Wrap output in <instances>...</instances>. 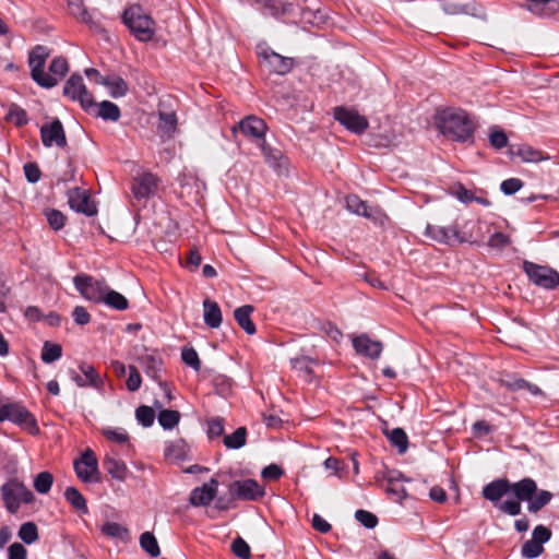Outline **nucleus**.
<instances>
[{
  "mask_svg": "<svg viewBox=\"0 0 559 559\" xmlns=\"http://www.w3.org/2000/svg\"><path fill=\"white\" fill-rule=\"evenodd\" d=\"M438 126L441 133L456 142H466L472 139L474 123L463 110L445 109L438 116Z\"/></svg>",
  "mask_w": 559,
  "mask_h": 559,
  "instance_id": "f257e3e1",
  "label": "nucleus"
},
{
  "mask_svg": "<svg viewBox=\"0 0 559 559\" xmlns=\"http://www.w3.org/2000/svg\"><path fill=\"white\" fill-rule=\"evenodd\" d=\"M122 21L130 33L140 41H150L155 34L154 20L144 13L140 5L127 8L122 14Z\"/></svg>",
  "mask_w": 559,
  "mask_h": 559,
  "instance_id": "f03ea898",
  "label": "nucleus"
},
{
  "mask_svg": "<svg viewBox=\"0 0 559 559\" xmlns=\"http://www.w3.org/2000/svg\"><path fill=\"white\" fill-rule=\"evenodd\" d=\"M298 10L293 4L290 15H282L294 23L300 22L305 25L320 26L325 23V14L320 9L319 0H296Z\"/></svg>",
  "mask_w": 559,
  "mask_h": 559,
  "instance_id": "7ed1b4c3",
  "label": "nucleus"
},
{
  "mask_svg": "<svg viewBox=\"0 0 559 559\" xmlns=\"http://www.w3.org/2000/svg\"><path fill=\"white\" fill-rule=\"evenodd\" d=\"M75 289L83 298L94 304H102L108 285L104 280L81 273L73 277Z\"/></svg>",
  "mask_w": 559,
  "mask_h": 559,
  "instance_id": "20e7f679",
  "label": "nucleus"
},
{
  "mask_svg": "<svg viewBox=\"0 0 559 559\" xmlns=\"http://www.w3.org/2000/svg\"><path fill=\"white\" fill-rule=\"evenodd\" d=\"M523 270L530 282L538 287L551 290L559 286V273L550 266L524 261Z\"/></svg>",
  "mask_w": 559,
  "mask_h": 559,
  "instance_id": "39448f33",
  "label": "nucleus"
},
{
  "mask_svg": "<svg viewBox=\"0 0 559 559\" xmlns=\"http://www.w3.org/2000/svg\"><path fill=\"white\" fill-rule=\"evenodd\" d=\"M63 96L73 102L80 103L81 107L85 111L95 107L94 97L92 93L88 92L82 75L79 73H72L66 81L63 86Z\"/></svg>",
  "mask_w": 559,
  "mask_h": 559,
  "instance_id": "423d86ee",
  "label": "nucleus"
},
{
  "mask_svg": "<svg viewBox=\"0 0 559 559\" xmlns=\"http://www.w3.org/2000/svg\"><path fill=\"white\" fill-rule=\"evenodd\" d=\"M68 72V60L62 56H57L51 60L48 70H46V66L39 67V82L37 81V85L43 88H52L63 80Z\"/></svg>",
  "mask_w": 559,
  "mask_h": 559,
  "instance_id": "0eeeda50",
  "label": "nucleus"
},
{
  "mask_svg": "<svg viewBox=\"0 0 559 559\" xmlns=\"http://www.w3.org/2000/svg\"><path fill=\"white\" fill-rule=\"evenodd\" d=\"M2 499L10 513H16L21 503L33 500V493L21 483L10 480L1 487Z\"/></svg>",
  "mask_w": 559,
  "mask_h": 559,
  "instance_id": "6e6552de",
  "label": "nucleus"
},
{
  "mask_svg": "<svg viewBox=\"0 0 559 559\" xmlns=\"http://www.w3.org/2000/svg\"><path fill=\"white\" fill-rule=\"evenodd\" d=\"M73 467L78 478L83 483L99 481L98 461L91 449H86L81 457L74 461Z\"/></svg>",
  "mask_w": 559,
  "mask_h": 559,
  "instance_id": "1a4fd4ad",
  "label": "nucleus"
},
{
  "mask_svg": "<svg viewBox=\"0 0 559 559\" xmlns=\"http://www.w3.org/2000/svg\"><path fill=\"white\" fill-rule=\"evenodd\" d=\"M40 139L45 147L64 148L68 144L62 122L58 118L43 123L40 127Z\"/></svg>",
  "mask_w": 559,
  "mask_h": 559,
  "instance_id": "9d476101",
  "label": "nucleus"
},
{
  "mask_svg": "<svg viewBox=\"0 0 559 559\" xmlns=\"http://www.w3.org/2000/svg\"><path fill=\"white\" fill-rule=\"evenodd\" d=\"M231 497L240 500L254 501L265 493L264 488L254 479L236 480L229 486Z\"/></svg>",
  "mask_w": 559,
  "mask_h": 559,
  "instance_id": "9b49d317",
  "label": "nucleus"
},
{
  "mask_svg": "<svg viewBox=\"0 0 559 559\" xmlns=\"http://www.w3.org/2000/svg\"><path fill=\"white\" fill-rule=\"evenodd\" d=\"M346 209L359 216L371 219L377 224H383L385 214L377 206H369L356 194H349L345 199Z\"/></svg>",
  "mask_w": 559,
  "mask_h": 559,
  "instance_id": "f8f14e48",
  "label": "nucleus"
},
{
  "mask_svg": "<svg viewBox=\"0 0 559 559\" xmlns=\"http://www.w3.org/2000/svg\"><path fill=\"white\" fill-rule=\"evenodd\" d=\"M266 130L267 126L264 120L257 116H248L231 128L234 133L240 131L243 135L257 141L259 144L265 141Z\"/></svg>",
  "mask_w": 559,
  "mask_h": 559,
  "instance_id": "ddd939ff",
  "label": "nucleus"
},
{
  "mask_svg": "<svg viewBox=\"0 0 559 559\" xmlns=\"http://www.w3.org/2000/svg\"><path fill=\"white\" fill-rule=\"evenodd\" d=\"M334 119L350 132L360 134L368 128V120L356 110L345 107L334 108Z\"/></svg>",
  "mask_w": 559,
  "mask_h": 559,
  "instance_id": "4468645a",
  "label": "nucleus"
},
{
  "mask_svg": "<svg viewBox=\"0 0 559 559\" xmlns=\"http://www.w3.org/2000/svg\"><path fill=\"white\" fill-rule=\"evenodd\" d=\"M425 236L442 245H452L454 241L463 242L466 240L463 236H461L455 225L444 227L427 224Z\"/></svg>",
  "mask_w": 559,
  "mask_h": 559,
  "instance_id": "2eb2a0df",
  "label": "nucleus"
},
{
  "mask_svg": "<svg viewBox=\"0 0 559 559\" xmlns=\"http://www.w3.org/2000/svg\"><path fill=\"white\" fill-rule=\"evenodd\" d=\"M258 55L267 63L270 70L276 74H287L294 67V60L292 58L281 56L267 47L260 48Z\"/></svg>",
  "mask_w": 559,
  "mask_h": 559,
  "instance_id": "dca6fc26",
  "label": "nucleus"
},
{
  "mask_svg": "<svg viewBox=\"0 0 559 559\" xmlns=\"http://www.w3.org/2000/svg\"><path fill=\"white\" fill-rule=\"evenodd\" d=\"M68 203L71 210L87 216H93L97 212L95 204L91 201L90 195L87 194V191L80 188L69 190Z\"/></svg>",
  "mask_w": 559,
  "mask_h": 559,
  "instance_id": "f3484780",
  "label": "nucleus"
},
{
  "mask_svg": "<svg viewBox=\"0 0 559 559\" xmlns=\"http://www.w3.org/2000/svg\"><path fill=\"white\" fill-rule=\"evenodd\" d=\"M218 485V480L213 477L202 486L195 487L190 493V503L193 507L209 506L216 496Z\"/></svg>",
  "mask_w": 559,
  "mask_h": 559,
  "instance_id": "a211bd4d",
  "label": "nucleus"
},
{
  "mask_svg": "<svg viewBox=\"0 0 559 559\" xmlns=\"http://www.w3.org/2000/svg\"><path fill=\"white\" fill-rule=\"evenodd\" d=\"M32 414L19 403H4L0 399V423L5 420L14 424H25L32 419Z\"/></svg>",
  "mask_w": 559,
  "mask_h": 559,
  "instance_id": "6ab92c4d",
  "label": "nucleus"
},
{
  "mask_svg": "<svg viewBox=\"0 0 559 559\" xmlns=\"http://www.w3.org/2000/svg\"><path fill=\"white\" fill-rule=\"evenodd\" d=\"M157 189V178L151 173L138 175L132 185V193L135 199H148Z\"/></svg>",
  "mask_w": 559,
  "mask_h": 559,
  "instance_id": "aec40b11",
  "label": "nucleus"
},
{
  "mask_svg": "<svg viewBox=\"0 0 559 559\" xmlns=\"http://www.w3.org/2000/svg\"><path fill=\"white\" fill-rule=\"evenodd\" d=\"M353 346L357 354L370 359H378L383 349L381 342L372 341L367 334L355 336Z\"/></svg>",
  "mask_w": 559,
  "mask_h": 559,
  "instance_id": "412c9836",
  "label": "nucleus"
},
{
  "mask_svg": "<svg viewBox=\"0 0 559 559\" xmlns=\"http://www.w3.org/2000/svg\"><path fill=\"white\" fill-rule=\"evenodd\" d=\"M106 472L116 480L124 481L128 475L126 463L117 454L108 453L103 461Z\"/></svg>",
  "mask_w": 559,
  "mask_h": 559,
  "instance_id": "4be33fe9",
  "label": "nucleus"
},
{
  "mask_svg": "<svg viewBox=\"0 0 559 559\" xmlns=\"http://www.w3.org/2000/svg\"><path fill=\"white\" fill-rule=\"evenodd\" d=\"M508 492H510V481L508 479L493 480L483 488L484 498L491 501L496 507Z\"/></svg>",
  "mask_w": 559,
  "mask_h": 559,
  "instance_id": "5701e85b",
  "label": "nucleus"
},
{
  "mask_svg": "<svg viewBox=\"0 0 559 559\" xmlns=\"http://www.w3.org/2000/svg\"><path fill=\"white\" fill-rule=\"evenodd\" d=\"M537 485L532 478H523L515 483H510V492L519 501H530L532 496L536 492Z\"/></svg>",
  "mask_w": 559,
  "mask_h": 559,
  "instance_id": "b1692460",
  "label": "nucleus"
},
{
  "mask_svg": "<svg viewBox=\"0 0 559 559\" xmlns=\"http://www.w3.org/2000/svg\"><path fill=\"white\" fill-rule=\"evenodd\" d=\"M99 85L107 87L109 94L114 98H119L128 93L127 82L117 74L106 75L97 81Z\"/></svg>",
  "mask_w": 559,
  "mask_h": 559,
  "instance_id": "393cba45",
  "label": "nucleus"
},
{
  "mask_svg": "<svg viewBox=\"0 0 559 559\" xmlns=\"http://www.w3.org/2000/svg\"><path fill=\"white\" fill-rule=\"evenodd\" d=\"M68 8L70 13L74 17L87 24L91 28H93L96 32L102 31L100 25L93 20L92 14L87 11L82 0H70L68 2Z\"/></svg>",
  "mask_w": 559,
  "mask_h": 559,
  "instance_id": "a878e982",
  "label": "nucleus"
},
{
  "mask_svg": "<svg viewBox=\"0 0 559 559\" xmlns=\"http://www.w3.org/2000/svg\"><path fill=\"white\" fill-rule=\"evenodd\" d=\"M253 310V306L245 305L234 311V317L238 325L249 335H253L257 331L255 325L251 320V313Z\"/></svg>",
  "mask_w": 559,
  "mask_h": 559,
  "instance_id": "bb28decb",
  "label": "nucleus"
},
{
  "mask_svg": "<svg viewBox=\"0 0 559 559\" xmlns=\"http://www.w3.org/2000/svg\"><path fill=\"white\" fill-rule=\"evenodd\" d=\"M260 148L264 155L266 163L278 171L287 169V159L283 156L282 152L269 146L265 141L260 143Z\"/></svg>",
  "mask_w": 559,
  "mask_h": 559,
  "instance_id": "cd10ccee",
  "label": "nucleus"
},
{
  "mask_svg": "<svg viewBox=\"0 0 559 559\" xmlns=\"http://www.w3.org/2000/svg\"><path fill=\"white\" fill-rule=\"evenodd\" d=\"M203 318L207 326L216 329L222 324V311L217 302L210 299L203 301Z\"/></svg>",
  "mask_w": 559,
  "mask_h": 559,
  "instance_id": "c85d7f7f",
  "label": "nucleus"
},
{
  "mask_svg": "<svg viewBox=\"0 0 559 559\" xmlns=\"http://www.w3.org/2000/svg\"><path fill=\"white\" fill-rule=\"evenodd\" d=\"M513 154L520 157L523 163H539L550 158L549 155L543 151L527 144L520 145Z\"/></svg>",
  "mask_w": 559,
  "mask_h": 559,
  "instance_id": "c756f323",
  "label": "nucleus"
},
{
  "mask_svg": "<svg viewBox=\"0 0 559 559\" xmlns=\"http://www.w3.org/2000/svg\"><path fill=\"white\" fill-rule=\"evenodd\" d=\"M527 9L536 15L548 16L559 10L558 0H527Z\"/></svg>",
  "mask_w": 559,
  "mask_h": 559,
  "instance_id": "7c9ffc66",
  "label": "nucleus"
},
{
  "mask_svg": "<svg viewBox=\"0 0 559 559\" xmlns=\"http://www.w3.org/2000/svg\"><path fill=\"white\" fill-rule=\"evenodd\" d=\"M257 3H261L269 10L270 14L275 17H282V15H290L293 12V3L285 2L283 0H254Z\"/></svg>",
  "mask_w": 559,
  "mask_h": 559,
  "instance_id": "2f4dec72",
  "label": "nucleus"
},
{
  "mask_svg": "<svg viewBox=\"0 0 559 559\" xmlns=\"http://www.w3.org/2000/svg\"><path fill=\"white\" fill-rule=\"evenodd\" d=\"M102 533L110 538L127 543L130 539L129 530L116 522H106L102 526Z\"/></svg>",
  "mask_w": 559,
  "mask_h": 559,
  "instance_id": "473e14b6",
  "label": "nucleus"
},
{
  "mask_svg": "<svg viewBox=\"0 0 559 559\" xmlns=\"http://www.w3.org/2000/svg\"><path fill=\"white\" fill-rule=\"evenodd\" d=\"M102 304H105L107 307L118 311H123L129 308L128 299L122 294L111 289L109 286Z\"/></svg>",
  "mask_w": 559,
  "mask_h": 559,
  "instance_id": "72a5a7b5",
  "label": "nucleus"
},
{
  "mask_svg": "<svg viewBox=\"0 0 559 559\" xmlns=\"http://www.w3.org/2000/svg\"><path fill=\"white\" fill-rule=\"evenodd\" d=\"M64 498L78 512L82 514L88 513L86 499L75 487H68L64 490Z\"/></svg>",
  "mask_w": 559,
  "mask_h": 559,
  "instance_id": "f704fd0d",
  "label": "nucleus"
},
{
  "mask_svg": "<svg viewBox=\"0 0 559 559\" xmlns=\"http://www.w3.org/2000/svg\"><path fill=\"white\" fill-rule=\"evenodd\" d=\"M552 498V493L547 490H539L532 496L527 503V510L532 513L538 512L545 506H547Z\"/></svg>",
  "mask_w": 559,
  "mask_h": 559,
  "instance_id": "c9c22d12",
  "label": "nucleus"
},
{
  "mask_svg": "<svg viewBox=\"0 0 559 559\" xmlns=\"http://www.w3.org/2000/svg\"><path fill=\"white\" fill-rule=\"evenodd\" d=\"M159 131L170 138L177 129V117L175 112H159Z\"/></svg>",
  "mask_w": 559,
  "mask_h": 559,
  "instance_id": "e433bc0d",
  "label": "nucleus"
},
{
  "mask_svg": "<svg viewBox=\"0 0 559 559\" xmlns=\"http://www.w3.org/2000/svg\"><path fill=\"white\" fill-rule=\"evenodd\" d=\"M140 546L151 557L156 558L160 555L157 539L151 532H144L140 536Z\"/></svg>",
  "mask_w": 559,
  "mask_h": 559,
  "instance_id": "4c0bfd02",
  "label": "nucleus"
},
{
  "mask_svg": "<svg viewBox=\"0 0 559 559\" xmlns=\"http://www.w3.org/2000/svg\"><path fill=\"white\" fill-rule=\"evenodd\" d=\"M247 430L245 427L237 428L231 435L224 437V445L227 449H240L246 444Z\"/></svg>",
  "mask_w": 559,
  "mask_h": 559,
  "instance_id": "58836bf2",
  "label": "nucleus"
},
{
  "mask_svg": "<svg viewBox=\"0 0 559 559\" xmlns=\"http://www.w3.org/2000/svg\"><path fill=\"white\" fill-rule=\"evenodd\" d=\"M79 369L90 386H93L96 390H102L104 381L92 365L81 364Z\"/></svg>",
  "mask_w": 559,
  "mask_h": 559,
  "instance_id": "ea45409f",
  "label": "nucleus"
},
{
  "mask_svg": "<svg viewBox=\"0 0 559 559\" xmlns=\"http://www.w3.org/2000/svg\"><path fill=\"white\" fill-rule=\"evenodd\" d=\"M62 356V347L59 344L46 341L41 348L40 358L45 364H51Z\"/></svg>",
  "mask_w": 559,
  "mask_h": 559,
  "instance_id": "a19ab883",
  "label": "nucleus"
},
{
  "mask_svg": "<svg viewBox=\"0 0 559 559\" xmlns=\"http://www.w3.org/2000/svg\"><path fill=\"white\" fill-rule=\"evenodd\" d=\"M97 116L104 120L117 121L120 118V109L116 104L103 100L98 105Z\"/></svg>",
  "mask_w": 559,
  "mask_h": 559,
  "instance_id": "79ce46f5",
  "label": "nucleus"
},
{
  "mask_svg": "<svg viewBox=\"0 0 559 559\" xmlns=\"http://www.w3.org/2000/svg\"><path fill=\"white\" fill-rule=\"evenodd\" d=\"M160 364V359L153 355H145L141 358V365L144 368L145 373L154 380L158 379Z\"/></svg>",
  "mask_w": 559,
  "mask_h": 559,
  "instance_id": "37998d69",
  "label": "nucleus"
},
{
  "mask_svg": "<svg viewBox=\"0 0 559 559\" xmlns=\"http://www.w3.org/2000/svg\"><path fill=\"white\" fill-rule=\"evenodd\" d=\"M390 442L399 449L400 453H405L408 448V438L402 428L392 429L389 435Z\"/></svg>",
  "mask_w": 559,
  "mask_h": 559,
  "instance_id": "c03bdc74",
  "label": "nucleus"
},
{
  "mask_svg": "<svg viewBox=\"0 0 559 559\" xmlns=\"http://www.w3.org/2000/svg\"><path fill=\"white\" fill-rule=\"evenodd\" d=\"M180 420V413L173 409H163L158 414V423L164 429H173Z\"/></svg>",
  "mask_w": 559,
  "mask_h": 559,
  "instance_id": "a18cd8bd",
  "label": "nucleus"
},
{
  "mask_svg": "<svg viewBox=\"0 0 559 559\" xmlns=\"http://www.w3.org/2000/svg\"><path fill=\"white\" fill-rule=\"evenodd\" d=\"M102 432L108 441L118 444H127L129 442V435L123 428L106 427Z\"/></svg>",
  "mask_w": 559,
  "mask_h": 559,
  "instance_id": "49530a36",
  "label": "nucleus"
},
{
  "mask_svg": "<svg viewBox=\"0 0 559 559\" xmlns=\"http://www.w3.org/2000/svg\"><path fill=\"white\" fill-rule=\"evenodd\" d=\"M316 362V360L309 357H300L292 359L293 368L299 371L304 377V379L308 382L312 380V369L310 368V364Z\"/></svg>",
  "mask_w": 559,
  "mask_h": 559,
  "instance_id": "de8ad7c7",
  "label": "nucleus"
},
{
  "mask_svg": "<svg viewBox=\"0 0 559 559\" xmlns=\"http://www.w3.org/2000/svg\"><path fill=\"white\" fill-rule=\"evenodd\" d=\"M49 226L58 231L64 227L66 216L58 210L50 209L44 212Z\"/></svg>",
  "mask_w": 559,
  "mask_h": 559,
  "instance_id": "09e8293b",
  "label": "nucleus"
},
{
  "mask_svg": "<svg viewBox=\"0 0 559 559\" xmlns=\"http://www.w3.org/2000/svg\"><path fill=\"white\" fill-rule=\"evenodd\" d=\"M135 418L140 425L147 428L151 427L155 419L154 411L145 405H142L135 411Z\"/></svg>",
  "mask_w": 559,
  "mask_h": 559,
  "instance_id": "8fccbe9b",
  "label": "nucleus"
},
{
  "mask_svg": "<svg viewBox=\"0 0 559 559\" xmlns=\"http://www.w3.org/2000/svg\"><path fill=\"white\" fill-rule=\"evenodd\" d=\"M544 551V547L542 544L534 542L532 539L526 540L522 545L521 554L524 558L534 559L539 557Z\"/></svg>",
  "mask_w": 559,
  "mask_h": 559,
  "instance_id": "3c124183",
  "label": "nucleus"
},
{
  "mask_svg": "<svg viewBox=\"0 0 559 559\" xmlns=\"http://www.w3.org/2000/svg\"><path fill=\"white\" fill-rule=\"evenodd\" d=\"M521 501L515 499H507L504 501H501L497 504V508L504 512L506 514H509L511 516L519 515L521 513Z\"/></svg>",
  "mask_w": 559,
  "mask_h": 559,
  "instance_id": "603ef678",
  "label": "nucleus"
},
{
  "mask_svg": "<svg viewBox=\"0 0 559 559\" xmlns=\"http://www.w3.org/2000/svg\"><path fill=\"white\" fill-rule=\"evenodd\" d=\"M181 358L183 362L190 366L193 370L199 371L201 369V361L198 353L192 348H183L181 352Z\"/></svg>",
  "mask_w": 559,
  "mask_h": 559,
  "instance_id": "864d4df0",
  "label": "nucleus"
},
{
  "mask_svg": "<svg viewBox=\"0 0 559 559\" xmlns=\"http://www.w3.org/2000/svg\"><path fill=\"white\" fill-rule=\"evenodd\" d=\"M224 433V419L214 417L207 420V436L210 439L218 438Z\"/></svg>",
  "mask_w": 559,
  "mask_h": 559,
  "instance_id": "5fc2aeb1",
  "label": "nucleus"
},
{
  "mask_svg": "<svg viewBox=\"0 0 559 559\" xmlns=\"http://www.w3.org/2000/svg\"><path fill=\"white\" fill-rule=\"evenodd\" d=\"M355 519L366 528H373L378 524L377 516L366 510H357L355 512Z\"/></svg>",
  "mask_w": 559,
  "mask_h": 559,
  "instance_id": "6e6d98bb",
  "label": "nucleus"
},
{
  "mask_svg": "<svg viewBox=\"0 0 559 559\" xmlns=\"http://www.w3.org/2000/svg\"><path fill=\"white\" fill-rule=\"evenodd\" d=\"M53 483V477L49 472L37 474V493H47Z\"/></svg>",
  "mask_w": 559,
  "mask_h": 559,
  "instance_id": "4d7b16f0",
  "label": "nucleus"
},
{
  "mask_svg": "<svg viewBox=\"0 0 559 559\" xmlns=\"http://www.w3.org/2000/svg\"><path fill=\"white\" fill-rule=\"evenodd\" d=\"M231 550L240 559H249L250 558V547L249 545L240 537L236 538L231 544Z\"/></svg>",
  "mask_w": 559,
  "mask_h": 559,
  "instance_id": "13d9d810",
  "label": "nucleus"
},
{
  "mask_svg": "<svg viewBox=\"0 0 559 559\" xmlns=\"http://www.w3.org/2000/svg\"><path fill=\"white\" fill-rule=\"evenodd\" d=\"M19 537L25 544H32L35 542V522L24 523L19 531Z\"/></svg>",
  "mask_w": 559,
  "mask_h": 559,
  "instance_id": "bf43d9fd",
  "label": "nucleus"
},
{
  "mask_svg": "<svg viewBox=\"0 0 559 559\" xmlns=\"http://www.w3.org/2000/svg\"><path fill=\"white\" fill-rule=\"evenodd\" d=\"M523 187V182L519 178L506 179L501 182L500 189L506 195H512Z\"/></svg>",
  "mask_w": 559,
  "mask_h": 559,
  "instance_id": "052dcab7",
  "label": "nucleus"
},
{
  "mask_svg": "<svg viewBox=\"0 0 559 559\" xmlns=\"http://www.w3.org/2000/svg\"><path fill=\"white\" fill-rule=\"evenodd\" d=\"M126 384H127V389L130 392L138 391L142 384L141 376H140L139 371L136 370V368L133 366L129 367V377L127 379Z\"/></svg>",
  "mask_w": 559,
  "mask_h": 559,
  "instance_id": "680f3d73",
  "label": "nucleus"
},
{
  "mask_svg": "<svg viewBox=\"0 0 559 559\" xmlns=\"http://www.w3.org/2000/svg\"><path fill=\"white\" fill-rule=\"evenodd\" d=\"M7 119L14 122L17 127H21L27 122V116L25 110L14 106L8 112Z\"/></svg>",
  "mask_w": 559,
  "mask_h": 559,
  "instance_id": "e2e57ef3",
  "label": "nucleus"
},
{
  "mask_svg": "<svg viewBox=\"0 0 559 559\" xmlns=\"http://www.w3.org/2000/svg\"><path fill=\"white\" fill-rule=\"evenodd\" d=\"M489 142L495 148H502L508 144V136L502 130H492L489 134Z\"/></svg>",
  "mask_w": 559,
  "mask_h": 559,
  "instance_id": "0e129e2a",
  "label": "nucleus"
},
{
  "mask_svg": "<svg viewBox=\"0 0 559 559\" xmlns=\"http://www.w3.org/2000/svg\"><path fill=\"white\" fill-rule=\"evenodd\" d=\"M551 537V531L544 525H537L532 533V540L542 545L547 543Z\"/></svg>",
  "mask_w": 559,
  "mask_h": 559,
  "instance_id": "69168bd1",
  "label": "nucleus"
},
{
  "mask_svg": "<svg viewBox=\"0 0 559 559\" xmlns=\"http://www.w3.org/2000/svg\"><path fill=\"white\" fill-rule=\"evenodd\" d=\"M509 243L510 239L503 233H495L488 239V246L495 249H503Z\"/></svg>",
  "mask_w": 559,
  "mask_h": 559,
  "instance_id": "338daca9",
  "label": "nucleus"
},
{
  "mask_svg": "<svg viewBox=\"0 0 559 559\" xmlns=\"http://www.w3.org/2000/svg\"><path fill=\"white\" fill-rule=\"evenodd\" d=\"M26 557L27 550L20 543L12 544L8 549V559H26Z\"/></svg>",
  "mask_w": 559,
  "mask_h": 559,
  "instance_id": "774afa93",
  "label": "nucleus"
}]
</instances>
